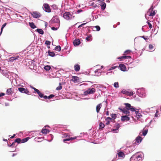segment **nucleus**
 <instances>
[{
    "instance_id": "obj_1",
    "label": "nucleus",
    "mask_w": 161,
    "mask_h": 161,
    "mask_svg": "<svg viewBox=\"0 0 161 161\" xmlns=\"http://www.w3.org/2000/svg\"><path fill=\"white\" fill-rule=\"evenodd\" d=\"M142 157L138 155V153L134 154L130 158V161H141Z\"/></svg>"
},
{
    "instance_id": "obj_2",
    "label": "nucleus",
    "mask_w": 161,
    "mask_h": 161,
    "mask_svg": "<svg viewBox=\"0 0 161 161\" xmlns=\"http://www.w3.org/2000/svg\"><path fill=\"white\" fill-rule=\"evenodd\" d=\"M153 6H152L148 10L147 13L149 16H153L156 13L155 11L153 10Z\"/></svg>"
},
{
    "instance_id": "obj_3",
    "label": "nucleus",
    "mask_w": 161,
    "mask_h": 161,
    "mask_svg": "<svg viewBox=\"0 0 161 161\" xmlns=\"http://www.w3.org/2000/svg\"><path fill=\"white\" fill-rule=\"evenodd\" d=\"M95 92V89L94 88L92 89L89 88L87 90L84 92V94L85 95H87L88 94H93Z\"/></svg>"
},
{
    "instance_id": "obj_4",
    "label": "nucleus",
    "mask_w": 161,
    "mask_h": 161,
    "mask_svg": "<svg viewBox=\"0 0 161 161\" xmlns=\"http://www.w3.org/2000/svg\"><path fill=\"white\" fill-rule=\"evenodd\" d=\"M43 9L46 12L50 13L51 12L49 5L47 3H44L43 6Z\"/></svg>"
},
{
    "instance_id": "obj_5",
    "label": "nucleus",
    "mask_w": 161,
    "mask_h": 161,
    "mask_svg": "<svg viewBox=\"0 0 161 161\" xmlns=\"http://www.w3.org/2000/svg\"><path fill=\"white\" fill-rule=\"evenodd\" d=\"M18 90L21 92L25 93L28 95L29 94V92L27 88H25L23 87H19L18 88Z\"/></svg>"
},
{
    "instance_id": "obj_6",
    "label": "nucleus",
    "mask_w": 161,
    "mask_h": 161,
    "mask_svg": "<svg viewBox=\"0 0 161 161\" xmlns=\"http://www.w3.org/2000/svg\"><path fill=\"white\" fill-rule=\"evenodd\" d=\"M63 17L66 19L69 20L71 18L72 15L69 12H66L64 13Z\"/></svg>"
},
{
    "instance_id": "obj_7",
    "label": "nucleus",
    "mask_w": 161,
    "mask_h": 161,
    "mask_svg": "<svg viewBox=\"0 0 161 161\" xmlns=\"http://www.w3.org/2000/svg\"><path fill=\"white\" fill-rule=\"evenodd\" d=\"M31 15L34 18H37L41 16L40 14L37 12H33L31 13Z\"/></svg>"
},
{
    "instance_id": "obj_8",
    "label": "nucleus",
    "mask_w": 161,
    "mask_h": 161,
    "mask_svg": "<svg viewBox=\"0 0 161 161\" xmlns=\"http://www.w3.org/2000/svg\"><path fill=\"white\" fill-rule=\"evenodd\" d=\"M73 43L74 46H78L80 43V40L78 39H76L74 40Z\"/></svg>"
},
{
    "instance_id": "obj_9",
    "label": "nucleus",
    "mask_w": 161,
    "mask_h": 161,
    "mask_svg": "<svg viewBox=\"0 0 161 161\" xmlns=\"http://www.w3.org/2000/svg\"><path fill=\"white\" fill-rule=\"evenodd\" d=\"M32 88L34 90V91L37 93L38 94L39 96L40 97H42L43 94L41 92L38 90L36 89L34 87H32Z\"/></svg>"
},
{
    "instance_id": "obj_10",
    "label": "nucleus",
    "mask_w": 161,
    "mask_h": 161,
    "mask_svg": "<svg viewBox=\"0 0 161 161\" xmlns=\"http://www.w3.org/2000/svg\"><path fill=\"white\" fill-rule=\"evenodd\" d=\"M131 57L130 56H124L119 57L117 58V59H120V60H123L124 59L130 58Z\"/></svg>"
},
{
    "instance_id": "obj_11",
    "label": "nucleus",
    "mask_w": 161,
    "mask_h": 161,
    "mask_svg": "<svg viewBox=\"0 0 161 161\" xmlns=\"http://www.w3.org/2000/svg\"><path fill=\"white\" fill-rule=\"evenodd\" d=\"M120 70L122 71H126V67L124 64H120L119 66Z\"/></svg>"
},
{
    "instance_id": "obj_12",
    "label": "nucleus",
    "mask_w": 161,
    "mask_h": 161,
    "mask_svg": "<svg viewBox=\"0 0 161 161\" xmlns=\"http://www.w3.org/2000/svg\"><path fill=\"white\" fill-rule=\"evenodd\" d=\"M130 120V118L127 116H123L121 117V120L122 121H129Z\"/></svg>"
},
{
    "instance_id": "obj_13",
    "label": "nucleus",
    "mask_w": 161,
    "mask_h": 161,
    "mask_svg": "<svg viewBox=\"0 0 161 161\" xmlns=\"http://www.w3.org/2000/svg\"><path fill=\"white\" fill-rule=\"evenodd\" d=\"M102 105L101 103L98 104L96 107V111L97 113L99 112L100 109L101 108Z\"/></svg>"
},
{
    "instance_id": "obj_14",
    "label": "nucleus",
    "mask_w": 161,
    "mask_h": 161,
    "mask_svg": "<svg viewBox=\"0 0 161 161\" xmlns=\"http://www.w3.org/2000/svg\"><path fill=\"white\" fill-rule=\"evenodd\" d=\"M50 132V131L49 130L47 129L46 128H43L42 129L41 131V132L44 134H47L48 133Z\"/></svg>"
},
{
    "instance_id": "obj_15",
    "label": "nucleus",
    "mask_w": 161,
    "mask_h": 161,
    "mask_svg": "<svg viewBox=\"0 0 161 161\" xmlns=\"http://www.w3.org/2000/svg\"><path fill=\"white\" fill-rule=\"evenodd\" d=\"M117 154L119 157L123 158L125 156V155L124 153L121 151L119 152Z\"/></svg>"
},
{
    "instance_id": "obj_16",
    "label": "nucleus",
    "mask_w": 161,
    "mask_h": 161,
    "mask_svg": "<svg viewBox=\"0 0 161 161\" xmlns=\"http://www.w3.org/2000/svg\"><path fill=\"white\" fill-rule=\"evenodd\" d=\"M80 66L78 64H76L74 66V69L76 71H79L80 70Z\"/></svg>"
},
{
    "instance_id": "obj_17",
    "label": "nucleus",
    "mask_w": 161,
    "mask_h": 161,
    "mask_svg": "<svg viewBox=\"0 0 161 161\" xmlns=\"http://www.w3.org/2000/svg\"><path fill=\"white\" fill-rule=\"evenodd\" d=\"M13 91V89L10 88L8 89L6 91V94L8 95H10L11 94L12 92Z\"/></svg>"
},
{
    "instance_id": "obj_18",
    "label": "nucleus",
    "mask_w": 161,
    "mask_h": 161,
    "mask_svg": "<svg viewBox=\"0 0 161 161\" xmlns=\"http://www.w3.org/2000/svg\"><path fill=\"white\" fill-rule=\"evenodd\" d=\"M19 58V56L17 57H12L10 58L9 59V61L10 62H12L14 60L17 59Z\"/></svg>"
},
{
    "instance_id": "obj_19",
    "label": "nucleus",
    "mask_w": 161,
    "mask_h": 161,
    "mask_svg": "<svg viewBox=\"0 0 161 161\" xmlns=\"http://www.w3.org/2000/svg\"><path fill=\"white\" fill-rule=\"evenodd\" d=\"M76 139V137H70L69 138L64 139H63V142H65L66 141H72Z\"/></svg>"
},
{
    "instance_id": "obj_20",
    "label": "nucleus",
    "mask_w": 161,
    "mask_h": 161,
    "mask_svg": "<svg viewBox=\"0 0 161 161\" xmlns=\"http://www.w3.org/2000/svg\"><path fill=\"white\" fill-rule=\"evenodd\" d=\"M29 25L31 27L32 29H35L36 28V26L35 25L33 22H29Z\"/></svg>"
},
{
    "instance_id": "obj_21",
    "label": "nucleus",
    "mask_w": 161,
    "mask_h": 161,
    "mask_svg": "<svg viewBox=\"0 0 161 161\" xmlns=\"http://www.w3.org/2000/svg\"><path fill=\"white\" fill-rule=\"evenodd\" d=\"M124 104L125 105L126 108L130 110L131 107H132V106L129 103H125Z\"/></svg>"
},
{
    "instance_id": "obj_22",
    "label": "nucleus",
    "mask_w": 161,
    "mask_h": 161,
    "mask_svg": "<svg viewBox=\"0 0 161 161\" xmlns=\"http://www.w3.org/2000/svg\"><path fill=\"white\" fill-rule=\"evenodd\" d=\"M100 5L101 6L102 9L103 10H104L106 8V3L104 2H102L101 3Z\"/></svg>"
},
{
    "instance_id": "obj_23",
    "label": "nucleus",
    "mask_w": 161,
    "mask_h": 161,
    "mask_svg": "<svg viewBox=\"0 0 161 161\" xmlns=\"http://www.w3.org/2000/svg\"><path fill=\"white\" fill-rule=\"evenodd\" d=\"M93 29H94V31H99L100 29V27L98 25L93 27Z\"/></svg>"
},
{
    "instance_id": "obj_24",
    "label": "nucleus",
    "mask_w": 161,
    "mask_h": 161,
    "mask_svg": "<svg viewBox=\"0 0 161 161\" xmlns=\"http://www.w3.org/2000/svg\"><path fill=\"white\" fill-rule=\"evenodd\" d=\"M79 80V78L77 76H73L72 80H73L74 82H77L78 80Z\"/></svg>"
},
{
    "instance_id": "obj_25",
    "label": "nucleus",
    "mask_w": 161,
    "mask_h": 161,
    "mask_svg": "<svg viewBox=\"0 0 161 161\" xmlns=\"http://www.w3.org/2000/svg\"><path fill=\"white\" fill-rule=\"evenodd\" d=\"M142 138L140 136H138L137 137L136 139V142L137 143H139L142 141Z\"/></svg>"
},
{
    "instance_id": "obj_26",
    "label": "nucleus",
    "mask_w": 161,
    "mask_h": 161,
    "mask_svg": "<svg viewBox=\"0 0 161 161\" xmlns=\"http://www.w3.org/2000/svg\"><path fill=\"white\" fill-rule=\"evenodd\" d=\"M128 96H131L133 95V92L132 91H126V93L125 94Z\"/></svg>"
},
{
    "instance_id": "obj_27",
    "label": "nucleus",
    "mask_w": 161,
    "mask_h": 161,
    "mask_svg": "<svg viewBox=\"0 0 161 161\" xmlns=\"http://www.w3.org/2000/svg\"><path fill=\"white\" fill-rule=\"evenodd\" d=\"M99 129H102L103 128H104L105 125L104 124H103L101 121L99 123Z\"/></svg>"
},
{
    "instance_id": "obj_28",
    "label": "nucleus",
    "mask_w": 161,
    "mask_h": 161,
    "mask_svg": "<svg viewBox=\"0 0 161 161\" xmlns=\"http://www.w3.org/2000/svg\"><path fill=\"white\" fill-rule=\"evenodd\" d=\"M128 110L129 109L126 108H124V109L123 110V113L124 114H130V112Z\"/></svg>"
},
{
    "instance_id": "obj_29",
    "label": "nucleus",
    "mask_w": 161,
    "mask_h": 161,
    "mask_svg": "<svg viewBox=\"0 0 161 161\" xmlns=\"http://www.w3.org/2000/svg\"><path fill=\"white\" fill-rule=\"evenodd\" d=\"M36 31L40 34L43 35L44 34V31L42 29H38Z\"/></svg>"
},
{
    "instance_id": "obj_30",
    "label": "nucleus",
    "mask_w": 161,
    "mask_h": 161,
    "mask_svg": "<svg viewBox=\"0 0 161 161\" xmlns=\"http://www.w3.org/2000/svg\"><path fill=\"white\" fill-rule=\"evenodd\" d=\"M29 137H27L24 139H23L21 140V143H23L26 142L29 140Z\"/></svg>"
},
{
    "instance_id": "obj_31",
    "label": "nucleus",
    "mask_w": 161,
    "mask_h": 161,
    "mask_svg": "<svg viewBox=\"0 0 161 161\" xmlns=\"http://www.w3.org/2000/svg\"><path fill=\"white\" fill-rule=\"evenodd\" d=\"M48 53L49 55L50 56L53 57L55 55V54L53 52H50L49 51L48 52Z\"/></svg>"
},
{
    "instance_id": "obj_32",
    "label": "nucleus",
    "mask_w": 161,
    "mask_h": 161,
    "mask_svg": "<svg viewBox=\"0 0 161 161\" xmlns=\"http://www.w3.org/2000/svg\"><path fill=\"white\" fill-rule=\"evenodd\" d=\"M135 113L136 114L137 117L140 118L141 117H142V116L141 114L139 113V112L138 111H136Z\"/></svg>"
},
{
    "instance_id": "obj_33",
    "label": "nucleus",
    "mask_w": 161,
    "mask_h": 161,
    "mask_svg": "<svg viewBox=\"0 0 161 161\" xmlns=\"http://www.w3.org/2000/svg\"><path fill=\"white\" fill-rule=\"evenodd\" d=\"M44 68L45 70H49L51 69V67L49 65H47L45 66Z\"/></svg>"
},
{
    "instance_id": "obj_34",
    "label": "nucleus",
    "mask_w": 161,
    "mask_h": 161,
    "mask_svg": "<svg viewBox=\"0 0 161 161\" xmlns=\"http://www.w3.org/2000/svg\"><path fill=\"white\" fill-rule=\"evenodd\" d=\"M55 50L58 51H60L61 50V47L59 46H57L56 47Z\"/></svg>"
},
{
    "instance_id": "obj_35",
    "label": "nucleus",
    "mask_w": 161,
    "mask_h": 161,
    "mask_svg": "<svg viewBox=\"0 0 161 161\" xmlns=\"http://www.w3.org/2000/svg\"><path fill=\"white\" fill-rule=\"evenodd\" d=\"M130 52L131 51H130V50H127L124 52V53L123 54V55L124 56H126V55L130 53Z\"/></svg>"
},
{
    "instance_id": "obj_36",
    "label": "nucleus",
    "mask_w": 161,
    "mask_h": 161,
    "mask_svg": "<svg viewBox=\"0 0 161 161\" xmlns=\"http://www.w3.org/2000/svg\"><path fill=\"white\" fill-rule=\"evenodd\" d=\"M14 141L16 143L17 142L18 143H20L21 142V140L19 138L16 139Z\"/></svg>"
},
{
    "instance_id": "obj_37",
    "label": "nucleus",
    "mask_w": 161,
    "mask_h": 161,
    "mask_svg": "<svg viewBox=\"0 0 161 161\" xmlns=\"http://www.w3.org/2000/svg\"><path fill=\"white\" fill-rule=\"evenodd\" d=\"M114 86L116 88L119 87V85L118 82H116L114 83Z\"/></svg>"
},
{
    "instance_id": "obj_38",
    "label": "nucleus",
    "mask_w": 161,
    "mask_h": 161,
    "mask_svg": "<svg viewBox=\"0 0 161 161\" xmlns=\"http://www.w3.org/2000/svg\"><path fill=\"white\" fill-rule=\"evenodd\" d=\"M7 24V23H5L2 25L1 28V33H0L1 34L2 32L3 28L6 26Z\"/></svg>"
},
{
    "instance_id": "obj_39",
    "label": "nucleus",
    "mask_w": 161,
    "mask_h": 161,
    "mask_svg": "<svg viewBox=\"0 0 161 161\" xmlns=\"http://www.w3.org/2000/svg\"><path fill=\"white\" fill-rule=\"evenodd\" d=\"M59 85L56 88V90H60L62 88V86H61V83H59Z\"/></svg>"
},
{
    "instance_id": "obj_40",
    "label": "nucleus",
    "mask_w": 161,
    "mask_h": 161,
    "mask_svg": "<svg viewBox=\"0 0 161 161\" xmlns=\"http://www.w3.org/2000/svg\"><path fill=\"white\" fill-rule=\"evenodd\" d=\"M148 130H144L142 132V134L143 136H145L147 134Z\"/></svg>"
},
{
    "instance_id": "obj_41",
    "label": "nucleus",
    "mask_w": 161,
    "mask_h": 161,
    "mask_svg": "<svg viewBox=\"0 0 161 161\" xmlns=\"http://www.w3.org/2000/svg\"><path fill=\"white\" fill-rule=\"evenodd\" d=\"M52 20L54 22L56 23L58 22H59V19H52Z\"/></svg>"
},
{
    "instance_id": "obj_42",
    "label": "nucleus",
    "mask_w": 161,
    "mask_h": 161,
    "mask_svg": "<svg viewBox=\"0 0 161 161\" xmlns=\"http://www.w3.org/2000/svg\"><path fill=\"white\" fill-rule=\"evenodd\" d=\"M98 69H97L95 71V75H96L97 76H99L100 75H101V73H98Z\"/></svg>"
},
{
    "instance_id": "obj_43",
    "label": "nucleus",
    "mask_w": 161,
    "mask_h": 161,
    "mask_svg": "<svg viewBox=\"0 0 161 161\" xmlns=\"http://www.w3.org/2000/svg\"><path fill=\"white\" fill-rule=\"evenodd\" d=\"M16 142L15 141L13 142L12 144H11L10 145H9V144H8V146L10 147H13L15 145Z\"/></svg>"
},
{
    "instance_id": "obj_44",
    "label": "nucleus",
    "mask_w": 161,
    "mask_h": 161,
    "mask_svg": "<svg viewBox=\"0 0 161 161\" xmlns=\"http://www.w3.org/2000/svg\"><path fill=\"white\" fill-rule=\"evenodd\" d=\"M153 47L152 44H149V49L150 50H152L153 49Z\"/></svg>"
},
{
    "instance_id": "obj_45",
    "label": "nucleus",
    "mask_w": 161,
    "mask_h": 161,
    "mask_svg": "<svg viewBox=\"0 0 161 161\" xmlns=\"http://www.w3.org/2000/svg\"><path fill=\"white\" fill-rule=\"evenodd\" d=\"M91 40V36H89L86 38V40L87 41H90Z\"/></svg>"
},
{
    "instance_id": "obj_46",
    "label": "nucleus",
    "mask_w": 161,
    "mask_h": 161,
    "mask_svg": "<svg viewBox=\"0 0 161 161\" xmlns=\"http://www.w3.org/2000/svg\"><path fill=\"white\" fill-rule=\"evenodd\" d=\"M130 110L132 112L135 111L136 112V110H135V108L132 106V107L130 108Z\"/></svg>"
},
{
    "instance_id": "obj_47",
    "label": "nucleus",
    "mask_w": 161,
    "mask_h": 161,
    "mask_svg": "<svg viewBox=\"0 0 161 161\" xmlns=\"http://www.w3.org/2000/svg\"><path fill=\"white\" fill-rule=\"evenodd\" d=\"M117 67V66H114L111 67L108 69V70H113V69H115Z\"/></svg>"
},
{
    "instance_id": "obj_48",
    "label": "nucleus",
    "mask_w": 161,
    "mask_h": 161,
    "mask_svg": "<svg viewBox=\"0 0 161 161\" xmlns=\"http://www.w3.org/2000/svg\"><path fill=\"white\" fill-rule=\"evenodd\" d=\"M112 120V118L109 117H107L106 119H105V120L106 121H109V122L110 121Z\"/></svg>"
},
{
    "instance_id": "obj_49",
    "label": "nucleus",
    "mask_w": 161,
    "mask_h": 161,
    "mask_svg": "<svg viewBox=\"0 0 161 161\" xmlns=\"http://www.w3.org/2000/svg\"><path fill=\"white\" fill-rule=\"evenodd\" d=\"M45 44H46L47 45H50L51 44V42L48 41H46L45 42Z\"/></svg>"
},
{
    "instance_id": "obj_50",
    "label": "nucleus",
    "mask_w": 161,
    "mask_h": 161,
    "mask_svg": "<svg viewBox=\"0 0 161 161\" xmlns=\"http://www.w3.org/2000/svg\"><path fill=\"white\" fill-rule=\"evenodd\" d=\"M111 117L114 119H115L116 117V115L115 114H112Z\"/></svg>"
},
{
    "instance_id": "obj_51",
    "label": "nucleus",
    "mask_w": 161,
    "mask_h": 161,
    "mask_svg": "<svg viewBox=\"0 0 161 161\" xmlns=\"http://www.w3.org/2000/svg\"><path fill=\"white\" fill-rule=\"evenodd\" d=\"M54 95L53 94H51L48 97V98L50 99L54 97Z\"/></svg>"
},
{
    "instance_id": "obj_52",
    "label": "nucleus",
    "mask_w": 161,
    "mask_h": 161,
    "mask_svg": "<svg viewBox=\"0 0 161 161\" xmlns=\"http://www.w3.org/2000/svg\"><path fill=\"white\" fill-rule=\"evenodd\" d=\"M147 24H148V26L151 29L152 28V25L151 23H150L149 22H147Z\"/></svg>"
},
{
    "instance_id": "obj_53",
    "label": "nucleus",
    "mask_w": 161,
    "mask_h": 161,
    "mask_svg": "<svg viewBox=\"0 0 161 161\" xmlns=\"http://www.w3.org/2000/svg\"><path fill=\"white\" fill-rule=\"evenodd\" d=\"M126 91H127V90H126L125 89H123L121 93L124 94H125V93H126Z\"/></svg>"
},
{
    "instance_id": "obj_54",
    "label": "nucleus",
    "mask_w": 161,
    "mask_h": 161,
    "mask_svg": "<svg viewBox=\"0 0 161 161\" xmlns=\"http://www.w3.org/2000/svg\"><path fill=\"white\" fill-rule=\"evenodd\" d=\"M51 29L53 31L56 30L57 29V28H55L54 27H52Z\"/></svg>"
},
{
    "instance_id": "obj_55",
    "label": "nucleus",
    "mask_w": 161,
    "mask_h": 161,
    "mask_svg": "<svg viewBox=\"0 0 161 161\" xmlns=\"http://www.w3.org/2000/svg\"><path fill=\"white\" fill-rule=\"evenodd\" d=\"M86 24V23H82V24L81 25H80L78 27H82L83 26H84Z\"/></svg>"
},
{
    "instance_id": "obj_56",
    "label": "nucleus",
    "mask_w": 161,
    "mask_h": 161,
    "mask_svg": "<svg viewBox=\"0 0 161 161\" xmlns=\"http://www.w3.org/2000/svg\"><path fill=\"white\" fill-rule=\"evenodd\" d=\"M5 93H0V97H2L3 96H4L5 95Z\"/></svg>"
},
{
    "instance_id": "obj_57",
    "label": "nucleus",
    "mask_w": 161,
    "mask_h": 161,
    "mask_svg": "<svg viewBox=\"0 0 161 161\" xmlns=\"http://www.w3.org/2000/svg\"><path fill=\"white\" fill-rule=\"evenodd\" d=\"M118 109L120 110L121 111H122L123 113V110L124 109V108H119Z\"/></svg>"
},
{
    "instance_id": "obj_58",
    "label": "nucleus",
    "mask_w": 161,
    "mask_h": 161,
    "mask_svg": "<svg viewBox=\"0 0 161 161\" xmlns=\"http://www.w3.org/2000/svg\"><path fill=\"white\" fill-rule=\"evenodd\" d=\"M48 97L47 96H43V97H43L44 99H46L47 98H48Z\"/></svg>"
},
{
    "instance_id": "obj_59",
    "label": "nucleus",
    "mask_w": 161,
    "mask_h": 161,
    "mask_svg": "<svg viewBox=\"0 0 161 161\" xmlns=\"http://www.w3.org/2000/svg\"><path fill=\"white\" fill-rule=\"evenodd\" d=\"M118 128H118L117 129L112 130V131H116L117 130H118Z\"/></svg>"
},
{
    "instance_id": "obj_60",
    "label": "nucleus",
    "mask_w": 161,
    "mask_h": 161,
    "mask_svg": "<svg viewBox=\"0 0 161 161\" xmlns=\"http://www.w3.org/2000/svg\"><path fill=\"white\" fill-rule=\"evenodd\" d=\"M82 11V10H81V9H80V10H78L77 11V12L78 13H80V12H81Z\"/></svg>"
},
{
    "instance_id": "obj_61",
    "label": "nucleus",
    "mask_w": 161,
    "mask_h": 161,
    "mask_svg": "<svg viewBox=\"0 0 161 161\" xmlns=\"http://www.w3.org/2000/svg\"><path fill=\"white\" fill-rule=\"evenodd\" d=\"M142 37L143 38H144L145 40H147V38H146L145 36H142Z\"/></svg>"
},
{
    "instance_id": "obj_62",
    "label": "nucleus",
    "mask_w": 161,
    "mask_h": 161,
    "mask_svg": "<svg viewBox=\"0 0 161 161\" xmlns=\"http://www.w3.org/2000/svg\"><path fill=\"white\" fill-rule=\"evenodd\" d=\"M107 122L106 123V125H108L110 123V122L109 121H107Z\"/></svg>"
},
{
    "instance_id": "obj_63",
    "label": "nucleus",
    "mask_w": 161,
    "mask_h": 161,
    "mask_svg": "<svg viewBox=\"0 0 161 161\" xmlns=\"http://www.w3.org/2000/svg\"><path fill=\"white\" fill-rule=\"evenodd\" d=\"M15 136V134H14L13 136H11V137H10L12 139V138H14V137Z\"/></svg>"
},
{
    "instance_id": "obj_64",
    "label": "nucleus",
    "mask_w": 161,
    "mask_h": 161,
    "mask_svg": "<svg viewBox=\"0 0 161 161\" xmlns=\"http://www.w3.org/2000/svg\"><path fill=\"white\" fill-rule=\"evenodd\" d=\"M106 115H109L108 112V111H107V112H106Z\"/></svg>"
}]
</instances>
